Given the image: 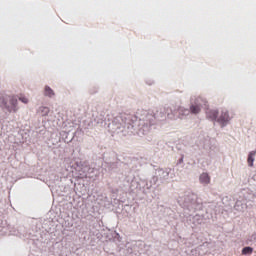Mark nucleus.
<instances>
[{"mask_svg": "<svg viewBox=\"0 0 256 256\" xmlns=\"http://www.w3.org/2000/svg\"><path fill=\"white\" fill-rule=\"evenodd\" d=\"M0 107L6 109L8 113H17L19 111V101L15 95L5 96L0 101Z\"/></svg>", "mask_w": 256, "mask_h": 256, "instance_id": "1", "label": "nucleus"}, {"mask_svg": "<svg viewBox=\"0 0 256 256\" xmlns=\"http://www.w3.org/2000/svg\"><path fill=\"white\" fill-rule=\"evenodd\" d=\"M202 105H207V100L203 99L202 97H198L196 99V103L190 106V113H193V115H198V113H201Z\"/></svg>", "mask_w": 256, "mask_h": 256, "instance_id": "2", "label": "nucleus"}, {"mask_svg": "<svg viewBox=\"0 0 256 256\" xmlns=\"http://www.w3.org/2000/svg\"><path fill=\"white\" fill-rule=\"evenodd\" d=\"M230 120L231 118L229 117V112L227 110L222 111L220 117L217 119L218 123H220L222 127H225Z\"/></svg>", "mask_w": 256, "mask_h": 256, "instance_id": "3", "label": "nucleus"}, {"mask_svg": "<svg viewBox=\"0 0 256 256\" xmlns=\"http://www.w3.org/2000/svg\"><path fill=\"white\" fill-rule=\"evenodd\" d=\"M174 113L177 116L178 119H183V117H185V115L189 114V110L183 108V107H179L176 111H174Z\"/></svg>", "mask_w": 256, "mask_h": 256, "instance_id": "4", "label": "nucleus"}, {"mask_svg": "<svg viewBox=\"0 0 256 256\" xmlns=\"http://www.w3.org/2000/svg\"><path fill=\"white\" fill-rule=\"evenodd\" d=\"M206 115L208 119H211V121H217V116L219 115V112L217 110H208L206 112Z\"/></svg>", "mask_w": 256, "mask_h": 256, "instance_id": "5", "label": "nucleus"}, {"mask_svg": "<svg viewBox=\"0 0 256 256\" xmlns=\"http://www.w3.org/2000/svg\"><path fill=\"white\" fill-rule=\"evenodd\" d=\"M200 183H202L203 185H209V183H211V177H209V174L202 173L200 175Z\"/></svg>", "mask_w": 256, "mask_h": 256, "instance_id": "6", "label": "nucleus"}, {"mask_svg": "<svg viewBox=\"0 0 256 256\" xmlns=\"http://www.w3.org/2000/svg\"><path fill=\"white\" fill-rule=\"evenodd\" d=\"M255 155H256V151H251L248 155V165L249 167H253V162L255 161Z\"/></svg>", "mask_w": 256, "mask_h": 256, "instance_id": "7", "label": "nucleus"}, {"mask_svg": "<svg viewBox=\"0 0 256 256\" xmlns=\"http://www.w3.org/2000/svg\"><path fill=\"white\" fill-rule=\"evenodd\" d=\"M49 111V107L42 106L39 108L38 113H40L42 117H47V115H49Z\"/></svg>", "mask_w": 256, "mask_h": 256, "instance_id": "8", "label": "nucleus"}, {"mask_svg": "<svg viewBox=\"0 0 256 256\" xmlns=\"http://www.w3.org/2000/svg\"><path fill=\"white\" fill-rule=\"evenodd\" d=\"M44 95H46V97H53V95H55V92H53V89H51V87L46 86Z\"/></svg>", "mask_w": 256, "mask_h": 256, "instance_id": "9", "label": "nucleus"}, {"mask_svg": "<svg viewBox=\"0 0 256 256\" xmlns=\"http://www.w3.org/2000/svg\"><path fill=\"white\" fill-rule=\"evenodd\" d=\"M251 253H253L252 247H244L242 249V255H251Z\"/></svg>", "mask_w": 256, "mask_h": 256, "instance_id": "10", "label": "nucleus"}, {"mask_svg": "<svg viewBox=\"0 0 256 256\" xmlns=\"http://www.w3.org/2000/svg\"><path fill=\"white\" fill-rule=\"evenodd\" d=\"M19 101H21V103H24L25 105H27V103H29V98H27L25 95L20 94L18 96Z\"/></svg>", "mask_w": 256, "mask_h": 256, "instance_id": "11", "label": "nucleus"}]
</instances>
